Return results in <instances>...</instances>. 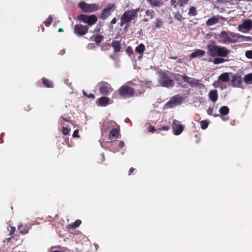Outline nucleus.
<instances>
[{"mask_svg": "<svg viewBox=\"0 0 252 252\" xmlns=\"http://www.w3.org/2000/svg\"><path fill=\"white\" fill-rule=\"evenodd\" d=\"M244 82L248 84H252V73H249L245 76Z\"/></svg>", "mask_w": 252, "mask_h": 252, "instance_id": "393cba45", "label": "nucleus"}, {"mask_svg": "<svg viewBox=\"0 0 252 252\" xmlns=\"http://www.w3.org/2000/svg\"><path fill=\"white\" fill-rule=\"evenodd\" d=\"M158 82L162 86L167 88L173 86L174 84V81L164 73L160 74Z\"/></svg>", "mask_w": 252, "mask_h": 252, "instance_id": "39448f33", "label": "nucleus"}, {"mask_svg": "<svg viewBox=\"0 0 252 252\" xmlns=\"http://www.w3.org/2000/svg\"><path fill=\"white\" fill-rule=\"evenodd\" d=\"M120 94L123 96H131L134 94V90L128 86H123L119 89Z\"/></svg>", "mask_w": 252, "mask_h": 252, "instance_id": "9b49d317", "label": "nucleus"}, {"mask_svg": "<svg viewBox=\"0 0 252 252\" xmlns=\"http://www.w3.org/2000/svg\"><path fill=\"white\" fill-rule=\"evenodd\" d=\"M208 55L212 57H226L229 51L224 47L216 45L214 43L208 44L207 46Z\"/></svg>", "mask_w": 252, "mask_h": 252, "instance_id": "f03ea898", "label": "nucleus"}, {"mask_svg": "<svg viewBox=\"0 0 252 252\" xmlns=\"http://www.w3.org/2000/svg\"><path fill=\"white\" fill-rule=\"evenodd\" d=\"M175 78L178 81H181L182 80H183L184 82L189 83L191 86H193L196 83V80L187 76H184L180 74L176 75L175 77Z\"/></svg>", "mask_w": 252, "mask_h": 252, "instance_id": "ddd939ff", "label": "nucleus"}, {"mask_svg": "<svg viewBox=\"0 0 252 252\" xmlns=\"http://www.w3.org/2000/svg\"><path fill=\"white\" fill-rule=\"evenodd\" d=\"M81 223V221L79 220H77L75 221V222L69 225V228H75L78 227Z\"/></svg>", "mask_w": 252, "mask_h": 252, "instance_id": "c85d7f7f", "label": "nucleus"}, {"mask_svg": "<svg viewBox=\"0 0 252 252\" xmlns=\"http://www.w3.org/2000/svg\"><path fill=\"white\" fill-rule=\"evenodd\" d=\"M112 102V101L107 97H101L99 99V104L102 106H106Z\"/></svg>", "mask_w": 252, "mask_h": 252, "instance_id": "f3484780", "label": "nucleus"}, {"mask_svg": "<svg viewBox=\"0 0 252 252\" xmlns=\"http://www.w3.org/2000/svg\"><path fill=\"white\" fill-rule=\"evenodd\" d=\"M208 126V123L206 121H202L200 122V126L202 129H206Z\"/></svg>", "mask_w": 252, "mask_h": 252, "instance_id": "473e14b6", "label": "nucleus"}, {"mask_svg": "<svg viewBox=\"0 0 252 252\" xmlns=\"http://www.w3.org/2000/svg\"><path fill=\"white\" fill-rule=\"evenodd\" d=\"M78 7L85 13H92L99 9V5L96 3H87L82 1L78 4Z\"/></svg>", "mask_w": 252, "mask_h": 252, "instance_id": "20e7f679", "label": "nucleus"}, {"mask_svg": "<svg viewBox=\"0 0 252 252\" xmlns=\"http://www.w3.org/2000/svg\"><path fill=\"white\" fill-rule=\"evenodd\" d=\"M225 60L222 58H216L214 60H212L211 59H210L209 60V62L213 63L215 64H219L221 63H223L225 62Z\"/></svg>", "mask_w": 252, "mask_h": 252, "instance_id": "b1692460", "label": "nucleus"}, {"mask_svg": "<svg viewBox=\"0 0 252 252\" xmlns=\"http://www.w3.org/2000/svg\"><path fill=\"white\" fill-rule=\"evenodd\" d=\"M18 230H19L20 232L22 234H26L28 231V228H24L23 225H20L18 227Z\"/></svg>", "mask_w": 252, "mask_h": 252, "instance_id": "2f4dec72", "label": "nucleus"}, {"mask_svg": "<svg viewBox=\"0 0 252 252\" xmlns=\"http://www.w3.org/2000/svg\"><path fill=\"white\" fill-rule=\"evenodd\" d=\"M180 5L183 6L184 4H187L189 0H179Z\"/></svg>", "mask_w": 252, "mask_h": 252, "instance_id": "e433bc0d", "label": "nucleus"}, {"mask_svg": "<svg viewBox=\"0 0 252 252\" xmlns=\"http://www.w3.org/2000/svg\"><path fill=\"white\" fill-rule=\"evenodd\" d=\"M220 42L224 43H235L240 41H248L251 38L248 36L240 35L234 32H221L220 35Z\"/></svg>", "mask_w": 252, "mask_h": 252, "instance_id": "f257e3e1", "label": "nucleus"}, {"mask_svg": "<svg viewBox=\"0 0 252 252\" xmlns=\"http://www.w3.org/2000/svg\"><path fill=\"white\" fill-rule=\"evenodd\" d=\"M118 135V131L117 129H113L109 133V138L111 140L116 139Z\"/></svg>", "mask_w": 252, "mask_h": 252, "instance_id": "5701e85b", "label": "nucleus"}, {"mask_svg": "<svg viewBox=\"0 0 252 252\" xmlns=\"http://www.w3.org/2000/svg\"><path fill=\"white\" fill-rule=\"evenodd\" d=\"M219 81L220 80H218L217 81H215V82H214L213 83V86H214V88H218L219 87Z\"/></svg>", "mask_w": 252, "mask_h": 252, "instance_id": "ea45409f", "label": "nucleus"}, {"mask_svg": "<svg viewBox=\"0 0 252 252\" xmlns=\"http://www.w3.org/2000/svg\"><path fill=\"white\" fill-rule=\"evenodd\" d=\"M66 121H67L64 118H61V124L63 125L64 123L65 122H66Z\"/></svg>", "mask_w": 252, "mask_h": 252, "instance_id": "c03bdc74", "label": "nucleus"}, {"mask_svg": "<svg viewBox=\"0 0 252 252\" xmlns=\"http://www.w3.org/2000/svg\"><path fill=\"white\" fill-rule=\"evenodd\" d=\"M78 19L85 24L90 26L94 25L97 20V17L94 15H87L85 14L80 15Z\"/></svg>", "mask_w": 252, "mask_h": 252, "instance_id": "423d86ee", "label": "nucleus"}, {"mask_svg": "<svg viewBox=\"0 0 252 252\" xmlns=\"http://www.w3.org/2000/svg\"><path fill=\"white\" fill-rule=\"evenodd\" d=\"M189 15L190 16H195L196 14L195 8L194 7H191L189 8Z\"/></svg>", "mask_w": 252, "mask_h": 252, "instance_id": "7c9ffc66", "label": "nucleus"}, {"mask_svg": "<svg viewBox=\"0 0 252 252\" xmlns=\"http://www.w3.org/2000/svg\"><path fill=\"white\" fill-rule=\"evenodd\" d=\"M220 113L222 115H225L229 112V108L227 106H222L220 109Z\"/></svg>", "mask_w": 252, "mask_h": 252, "instance_id": "bb28decb", "label": "nucleus"}, {"mask_svg": "<svg viewBox=\"0 0 252 252\" xmlns=\"http://www.w3.org/2000/svg\"><path fill=\"white\" fill-rule=\"evenodd\" d=\"M213 108H209L207 110V114L209 115H211L213 113Z\"/></svg>", "mask_w": 252, "mask_h": 252, "instance_id": "58836bf2", "label": "nucleus"}, {"mask_svg": "<svg viewBox=\"0 0 252 252\" xmlns=\"http://www.w3.org/2000/svg\"><path fill=\"white\" fill-rule=\"evenodd\" d=\"M169 129V126H163L161 128V129L164 130H167Z\"/></svg>", "mask_w": 252, "mask_h": 252, "instance_id": "49530a36", "label": "nucleus"}, {"mask_svg": "<svg viewBox=\"0 0 252 252\" xmlns=\"http://www.w3.org/2000/svg\"><path fill=\"white\" fill-rule=\"evenodd\" d=\"M100 91L103 94H108L112 90L107 84H104L100 87Z\"/></svg>", "mask_w": 252, "mask_h": 252, "instance_id": "2eb2a0df", "label": "nucleus"}, {"mask_svg": "<svg viewBox=\"0 0 252 252\" xmlns=\"http://www.w3.org/2000/svg\"><path fill=\"white\" fill-rule=\"evenodd\" d=\"M245 55L249 59H252V51H247L246 52Z\"/></svg>", "mask_w": 252, "mask_h": 252, "instance_id": "72a5a7b5", "label": "nucleus"}, {"mask_svg": "<svg viewBox=\"0 0 252 252\" xmlns=\"http://www.w3.org/2000/svg\"><path fill=\"white\" fill-rule=\"evenodd\" d=\"M43 83L47 87H53V84L52 83L46 79H43Z\"/></svg>", "mask_w": 252, "mask_h": 252, "instance_id": "c756f323", "label": "nucleus"}, {"mask_svg": "<svg viewBox=\"0 0 252 252\" xmlns=\"http://www.w3.org/2000/svg\"><path fill=\"white\" fill-rule=\"evenodd\" d=\"M69 131H70L69 129H68L67 127L63 126L62 128V132H63V134L65 135L68 134Z\"/></svg>", "mask_w": 252, "mask_h": 252, "instance_id": "f704fd0d", "label": "nucleus"}, {"mask_svg": "<svg viewBox=\"0 0 252 252\" xmlns=\"http://www.w3.org/2000/svg\"><path fill=\"white\" fill-rule=\"evenodd\" d=\"M205 54V51L201 50V49H198L195 51L194 52H192L190 54V58H194L196 57H199L200 58L202 57Z\"/></svg>", "mask_w": 252, "mask_h": 252, "instance_id": "6ab92c4d", "label": "nucleus"}, {"mask_svg": "<svg viewBox=\"0 0 252 252\" xmlns=\"http://www.w3.org/2000/svg\"><path fill=\"white\" fill-rule=\"evenodd\" d=\"M83 94L84 96L88 97V95L87 94V93L83 91Z\"/></svg>", "mask_w": 252, "mask_h": 252, "instance_id": "864d4df0", "label": "nucleus"}, {"mask_svg": "<svg viewBox=\"0 0 252 252\" xmlns=\"http://www.w3.org/2000/svg\"><path fill=\"white\" fill-rule=\"evenodd\" d=\"M112 47L114 49L115 52H119L121 49L120 42L117 41H113L112 43Z\"/></svg>", "mask_w": 252, "mask_h": 252, "instance_id": "a878e982", "label": "nucleus"}, {"mask_svg": "<svg viewBox=\"0 0 252 252\" xmlns=\"http://www.w3.org/2000/svg\"><path fill=\"white\" fill-rule=\"evenodd\" d=\"M230 74L228 72L223 73L219 76L218 80L222 82H227L229 80Z\"/></svg>", "mask_w": 252, "mask_h": 252, "instance_id": "aec40b11", "label": "nucleus"}, {"mask_svg": "<svg viewBox=\"0 0 252 252\" xmlns=\"http://www.w3.org/2000/svg\"><path fill=\"white\" fill-rule=\"evenodd\" d=\"M72 136L74 137H79V135H78V130H74V132H73Z\"/></svg>", "mask_w": 252, "mask_h": 252, "instance_id": "a19ab883", "label": "nucleus"}, {"mask_svg": "<svg viewBox=\"0 0 252 252\" xmlns=\"http://www.w3.org/2000/svg\"><path fill=\"white\" fill-rule=\"evenodd\" d=\"M134 169L133 168H130L129 170V175L131 174L134 171Z\"/></svg>", "mask_w": 252, "mask_h": 252, "instance_id": "09e8293b", "label": "nucleus"}, {"mask_svg": "<svg viewBox=\"0 0 252 252\" xmlns=\"http://www.w3.org/2000/svg\"><path fill=\"white\" fill-rule=\"evenodd\" d=\"M182 102V98L181 96H175L172 97L170 101L165 105L166 108H172L176 105L181 104Z\"/></svg>", "mask_w": 252, "mask_h": 252, "instance_id": "1a4fd4ad", "label": "nucleus"}, {"mask_svg": "<svg viewBox=\"0 0 252 252\" xmlns=\"http://www.w3.org/2000/svg\"><path fill=\"white\" fill-rule=\"evenodd\" d=\"M52 252H61L58 251H53Z\"/></svg>", "mask_w": 252, "mask_h": 252, "instance_id": "4d7b16f0", "label": "nucleus"}, {"mask_svg": "<svg viewBox=\"0 0 252 252\" xmlns=\"http://www.w3.org/2000/svg\"><path fill=\"white\" fill-rule=\"evenodd\" d=\"M161 24H162L161 22H160V21H158L157 22V26H160Z\"/></svg>", "mask_w": 252, "mask_h": 252, "instance_id": "3c124183", "label": "nucleus"}, {"mask_svg": "<svg viewBox=\"0 0 252 252\" xmlns=\"http://www.w3.org/2000/svg\"><path fill=\"white\" fill-rule=\"evenodd\" d=\"M88 27L81 24L76 25L74 28V32L80 35H85L88 31Z\"/></svg>", "mask_w": 252, "mask_h": 252, "instance_id": "f8f14e48", "label": "nucleus"}, {"mask_svg": "<svg viewBox=\"0 0 252 252\" xmlns=\"http://www.w3.org/2000/svg\"><path fill=\"white\" fill-rule=\"evenodd\" d=\"M125 144H124V142L122 141H121L120 142V144H119V145L121 147H123L124 146Z\"/></svg>", "mask_w": 252, "mask_h": 252, "instance_id": "de8ad7c7", "label": "nucleus"}, {"mask_svg": "<svg viewBox=\"0 0 252 252\" xmlns=\"http://www.w3.org/2000/svg\"><path fill=\"white\" fill-rule=\"evenodd\" d=\"M170 59H174V60H176V59H177V57H170Z\"/></svg>", "mask_w": 252, "mask_h": 252, "instance_id": "5fc2aeb1", "label": "nucleus"}, {"mask_svg": "<svg viewBox=\"0 0 252 252\" xmlns=\"http://www.w3.org/2000/svg\"><path fill=\"white\" fill-rule=\"evenodd\" d=\"M148 130L149 132H154L155 131V128L154 126H151L148 127Z\"/></svg>", "mask_w": 252, "mask_h": 252, "instance_id": "4c0bfd02", "label": "nucleus"}, {"mask_svg": "<svg viewBox=\"0 0 252 252\" xmlns=\"http://www.w3.org/2000/svg\"><path fill=\"white\" fill-rule=\"evenodd\" d=\"M92 40L94 41L97 44L100 43L103 39V36L101 35H97L94 37V38L92 37Z\"/></svg>", "mask_w": 252, "mask_h": 252, "instance_id": "cd10ccee", "label": "nucleus"}, {"mask_svg": "<svg viewBox=\"0 0 252 252\" xmlns=\"http://www.w3.org/2000/svg\"><path fill=\"white\" fill-rule=\"evenodd\" d=\"M115 6L114 4L108 5L102 11L99 16V18L102 19H106L110 16L111 13L115 10Z\"/></svg>", "mask_w": 252, "mask_h": 252, "instance_id": "6e6552de", "label": "nucleus"}, {"mask_svg": "<svg viewBox=\"0 0 252 252\" xmlns=\"http://www.w3.org/2000/svg\"><path fill=\"white\" fill-rule=\"evenodd\" d=\"M139 10V9L137 8L126 11L121 17V26H123L125 24L130 22L134 18L136 17Z\"/></svg>", "mask_w": 252, "mask_h": 252, "instance_id": "7ed1b4c3", "label": "nucleus"}, {"mask_svg": "<svg viewBox=\"0 0 252 252\" xmlns=\"http://www.w3.org/2000/svg\"><path fill=\"white\" fill-rule=\"evenodd\" d=\"M172 126L173 133L176 135L180 134L184 129V126L181 124L180 122L176 120H173Z\"/></svg>", "mask_w": 252, "mask_h": 252, "instance_id": "9d476101", "label": "nucleus"}, {"mask_svg": "<svg viewBox=\"0 0 252 252\" xmlns=\"http://www.w3.org/2000/svg\"><path fill=\"white\" fill-rule=\"evenodd\" d=\"M88 97H90V98H92L93 99H94V94H90L89 95H88Z\"/></svg>", "mask_w": 252, "mask_h": 252, "instance_id": "8fccbe9b", "label": "nucleus"}, {"mask_svg": "<svg viewBox=\"0 0 252 252\" xmlns=\"http://www.w3.org/2000/svg\"><path fill=\"white\" fill-rule=\"evenodd\" d=\"M208 96L212 102H216L218 97L217 91L215 90H211L208 94Z\"/></svg>", "mask_w": 252, "mask_h": 252, "instance_id": "dca6fc26", "label": "nucleus"}, {"mask_svg": "<svg viewBox=\"0 0 252 252\" xmlns=\"http://www.w3.org/2000/svg\"><path fill=\"white\" fill-rule=\"evenodd\" d=\"M116 22H117V20H116V19L115 18H114L111 20V23L112 24H115V23H116Z\"/></svg>", "mask_w": 252, "mask_h": 252, "instance_id": "a18cd8bd", "label": "nucleus"}, {"mask_svg": "<svg viewBox=\"0 0 252 252\" xmlns=\"http://www.w3.org/2000/svg\"><path fill=\"white\" fill-rule=\"evenodd\" d=\"M58 32H63V28H60L58 30Z\"/></svg>", "mask_w": 252, "mask_h": 252, "instance_id": "603ef678", "label": "nucleus"}, {"mask_svg": "<svg viewBox=\"0 0 252 252\" xmlns=\"http://www.w3.org/2000/svg\"><path fill=\"white\" fill-rule=\"evenodd\" d=\"M102 158H104V155H103V154L102 155Z\"/></svg>", "mask_w": 252, "mask_h": 252, "instance_id": "13d9d810", "label": "nucleus"}, {"mask_svg": "<svg viewBox=\"0 0 252 252\" xmlns=\"http://www.w3.org/2000/svg\"><path fill=\"white\" fill-rule=\"evenodd\" d=\"M231 82L233 87H239L242 84V80L241 76L238 75H234L232 76Z\"/></svg>", "mask_w": 252, "mask_h": 252, "instance_id": "4468645a", "label": "nucleus"}, {"mask_svg": "<svg viewBox=\"0 0 252 252\" xmlns=\"http://www.w3.org/2000/svg\"><path fill=\"white\" fill-rule=\"evenodd\" d=\"M147 2L150 4L152 7H160L163 4L161 0H147Z\"/></svg>", "mask_w": 252, "mask_h": 252, "instance_id": "a211bd4d", "label": "nucleus"}, {"mask_svg": "<svg viewBox=\"0 0 252 252\" xmlns=\"http://www.w3.org/2000/svg\"><path fill=\"white\" fill-rule=\"evenodd\" d=\"M145 13H146V14L148 15V14H149V10H147V11L145 12Z\"/></svg>", "mask_w": 252, "mask_h": 252, "instance_id": "6e6d98bb", "label": "nucleus"}, {"mask_svg": "<svg viewBox=\"0 0 252 252\" xmlns=\"http://www.w3.org/2000/svg\"><path fill=\"white\" fill-rule=\"evenodd\" d=\"M252 29V21L251 19H246L238 26V30L240 32L246 33Z\"/></svg>", "mask_w": 252, "mask_h": 252, "instance_id": "0eeeda50", "label": "nucleus"}, {"mask_svg": "<svg viewBox=\"0 0 252 252\" xmlns=\"http://www.w3.org/2000/svg\"><path fill=\"white\" fill-rule=\"evenodd\" d=\"M145 45L141 43L138 46H137L135 48V51L140 55L142 56L144 51L145 50Z\"/></svg>", "mask_w": 252, "mask_h": 252, "instance_id": "4be33fe9", "label": "nucleus"}, {"mask_svg": "<svg viewBox=\"0 0 252 252\" xmlns=\"http://www.w3.org/2000/svg\"><path fill=\"white\" fill-rule=\"evenodd\" d=\"M177 62H180V60H178Z\"/></svg>", "mask_w": 252, "mask_h": 252, "instance_id": "bf43d9fd", "label": "nucleus"}, {"mask_svg": "<svg viewBox=\"0 0 252 252\" xmlns=\"http://www.w3.org/2000/svg\"><path fill=\"white\" fill-rule=\"evenodd\" d=\"M127 54L129 55V56H130L133 53L131 48L129 47H128V48L127 49Z\"/></svg>", "mask_w": 252, "mask_h": 252, "instance_id": "79ce46f5", "label": "nucleus"}, {"mask_svg": "<svg viewBox=\"0 0 252 252\" xmlns=\"http://www.w3.org/2000/svg\"><path fill=\"white\" fill-rule=\"evenodd\" d=\"M52 22V17L50 16L48 19L45 22V24L47 27H48L50 25Z\"/></svg>", "mask_w": 252, "mask_h": 252, "instance_id": "c9c22d12", "label": "nucleus"}, {"mask_svg": "<svg viewBox=\"0 0 252 252\" xmlns=\"http://www.w3.org/2000/svg\"><path fill=\"white\" fill-rule=\"evenodd\" d=\"M10 235H12L15 232V228L14 227H13V226H11L10 227Z\"/></svg>", "mask_w": 252, "mask_h": 252, "instance_id": "37998d69", "label": "nucleus"}, {"mask_svg": "<svg viewBox=\"0 0 252 252\" xmlns=\"http://www.w3.org/2000/svg\"><path fill=\"white\" fill-rule=\"evenodd\" d=\"M219 22V19L216 16L212 17L206 21V25L211 26L217 24Z\"/></svg>", "mask_w": 252, "mask_h": 252, "instance_id": "412c9836", "label": "nucleus"}]
</instances>
